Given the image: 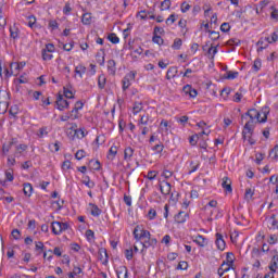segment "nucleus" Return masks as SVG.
Listing matches in <instances>:
<instances>
[{
    "instance_id": "f257e3e1",
    "label": "nucleus",
    "mask_w": 278,
    "mask_h": 278,
    "mask_svg": "<svg viewBox=\"0 0 278 278\" xmlns=\"http://www.w3.org/2000/svg\"><path fill=\"white\" fill-rule=\"evenodd\" d=\"M132 236L135 240L139 242V240H142V239L147 240V238L151 236V232L149 230L143 229L141 226H136L132 231Z\"/></svg>"
},
{
    "instance_id": "f03ea898",
    "label": "nucleus",
    "mask_w": 278,
    "mask_h": 278,
    "mask_svg": "<svg viewBox=\"0 0 278 278\" xmlns=\"http://www.w3.org/2000/svg\"><path fill=\"white\" fill-rule=\"evenodd\" d=\"M255 125H257V122L248 121L247 124L243 127L242 130V139L247 140V137H253V134L255 131Z\"/></svg>"
},
{
    "instance_id": "7ed1b4c3",
    "label": "nucleus",
    "mask_w": 278,
    "mask_h": 278,
    "mask_svg": "<svg viewBox=\"0 0 278 278\" xmlns=\"http://www.w3.org/2000/svg\"><path fill=\"white\" fill-rule=\"evenodd\" d=\"M136 79V72H129L125 75V77L122 80V89L125 92L128 90L129 86H131V81Z\"/></svg>"
},
{
    "instance_id": "20e7f679",
    "label": "nucleus",
    "mask_w": 278,
    "mask_h": 278,
    "mask_svg": "<svg viewBox=\"0 0 278 278\" xmlns=\"http://www.w3.org/2000/svg\"><path fill=\"white\" fill-rule=\"evenodd\" d=\"M56 105H58V110H60V112H63V110L68 109V101L64 99V96L59 94L56 98Z\"/></svg>"
},
{
    "instance_id": "39448f33",
    "label": "nucleus",
    "mask_w": 278,
    "mask_h": 278,
    "mask_svg": "<svg viewBox=\"0 0 278 278\" xmlns=\"http://www.w3.org/2000/svg\"><path fill=\"white\" fill-rule=\"evenodd\" d=\"M98 255L100 262H102L104 266H108V260H110V256L108 255V250L105 248H100Z\"/></svg>"
},
{
    "instance_id": "423d86ee",
    "label": "nucleus",
    "mask_w": 278,
    "mask_h": 278,
    "mask_svg": "<svg viewBox=\"0 0 278 278\" xmlns=\"http://www.w3.org/2000/svg\"><path fill=\"white\" fill-rule=\"evenodd\" d=\"M215 244H216L218 251H225V248L227 247V243L225 242V239L223 238L220 232L216 233Z\"/></svg>"
},
{
    "instance_id": "0eeeda50",
    "label": "nucleus",
    "mask_w": 278,
    "mask_h": 278,
    "mask_svg": "<svg viewBox=\"0 0 278 278\" xmlns=\"http://www.w3.org/2000/svg\"><path fill=\"white\" fill-rule=\"evenodd\" d=\"M160 190H161V193L164 194L165 197L170 194V190H172L170 182L163 181L162 185H160Z\"/></svg>"
},
{
    "instance_id": "6e6552de",
    "label": "nucleus",
    "mask_w": 278,
    "mask_h": 278,
    "mask_svg": "<svg viewBox=\"0 0 278 278\" xmlns=\"http://www.w3.org/2000/svg\"><path fill=\"white\" fill-rule=\"evenodd\" d=\"M156 244H157V239L151 238V236H150L149 238H147V239L142 242L143 249H149L150 247H155Z\"/></svg>"
},
{
    "instance_id": "1a4fd4ad",
    "label": "nucleus",
    "mask_w": 278,
    "mask_h": 278,
    "mask_svg": "<svg viewBox=\"0 0 278 278\" xmlns=\"http://www.w3.org/2000/svg\"><path fill=\"white\" fill-rule=\"evenodd\" d=\"M52 233H54V236L62 233V222H52Z\"/></svg>"
},
{
    "instance_id": "9d476101",
    "label": "nucleus",
    "mask_w": 278,
    "mask_h": 278,
    "mask_svg": "<svg viewBox=\"0 0 278 278\" xmlns=\"http://www.w3.org/2000/svg\"><path fill=\"white\" fill-rule=\"evenodd\" d=\"M70 136H73V138H78L79 140H81V138H86V132L84 131V129L79 128L70 131Z\"/></svg>"
},
{
    "instance_id": "9b49d317",
    "label": "nucleus",
    "mask_w": 278,
    "mask_h": 278,
    "mask_svg": "<svg viewBox=\"0 0 278 278\" xmlns=\"http://www.w3.org/2000/svg\"><path fill=\"white\" fill-rule=\"evenodd\" d=\"M117 278H129V270L127 269V266L119 267L118 270H116Z\"/></svg>"
},
{
    "instance_id": "f8f14e48",
    "label": "nucleus",
    "mask_w": 278,
    "mask_h": 278,
    "mask_svg": "<svg viewBox=\"0 0 278 278\" xmlns=\"http://www.w3.org/2000/svg\"><path fill=\"white\" fill-rule=\"evenodd\" d=\"M177 73H179V71H177V66L169 67L166 73V79H175V77H177Z\"/></svg>"
},
{
    "instance_id": "ddd939ff",
    "label": "nucleus",
    "mask_w": 278,
    "mask_h": 278,
    "mask_svg": "<svg viewBox=\"0 0 278 278\" xmlns=\"http://www.w3.org/2000/svg\"><path fill=\"white\" fill-rule=\"evenodd\" d=\"M28 149V146L25 143H21L18 146L15 147V157H21V155H23V152L26 151Z\"/></svg>"
},
{
    "instance_id": "4468645a",
    "label": "nucleus",
    "mask_w": 278,
    "mask_h": 278,
    "mask_svg": "<svg viewBox=\"0 0 278 278\" xmlns=\"http://www.w3.org/2000/svg\"><path fill=\"white\" fill-rule=\"evenodd\" d=\"M261 115L262 114L256 109H250V121H252V123H255V119L257 121V123H260Z\"/></svg>"
},
{
    "instance_id": "2eb2a0df",
    "label": "nucleus",
    "mask_w": 278,
    "mask_h": 278,
    "mask_svg": "<svg viewBox=\"0 0 278 278\" xmlns=\"http://www.w3.org/2000/svg\"><path fill=\"white\" fill-rule=\"evenodd\" d=\"M134 148L128 147L124 150V160L126 162H131V157H134Z\"/></svg>"
},
{
    "instance_id": "dca6fc26",
    "label": "nucleus",
    "mask_w": 278,
    "mask_h": 278,
    "mask_svg": "<svg viewBox=\"0 0 278 278\" xmlns=\"http://www.w3.org/2000/svg\"><path fill=\"white\" fill-rule=\"evenodd\" d=\"M108 72L111 75H116V61L114 60L108 61Z\"/></svg>"
},
{
    "instance_id": "f3484780",
    "label": "nucleus",
    "mask_w": 278,
    "mask_h": 278,
    "mask_svg": "<svg viewBox=\"0 0 278 278\" xmlns=\"http://www.w3.org/2000/svg\"><path fill=\"white\" fill-rule=\"evenodd\" d=\"M186 216H188L186 214V212L184 211H180L178 214L175 215L174 219H175V223H178V224H182L186 222Z\"/></svg>"
},
{
    "instance_id": "a211bd4d",
    "label": "nucleus",
    "mask_w": 278,
    "mask_h": 278,
    "mask_svg": "<svg viewBox=\"0 0 278 278\" xmlns=\"http://www.w3.org/2000/svg\"><path fill=\"white\" fill-rule=\"evenodd\" d=\"M90 207H91V216H101L102 211L101 208H99V206L94 203H89Z\"/></svg>"
},
{
    "instance_id": "6ab92c4d",
    "label": "nucleus",
    "mask_w": 278,
    "mask_h": 278,
    "mask_svg": "<svg viewBox=\"0 0 278 278\" xmlns=\"http://www.w3.org/2000/svg\"><path fill=\"white\" fill-rule=\"evenodd\" d=\"M261 114H263V118L258 123H266L268 121V114H270V108L264 106Z\"/></svg>"
},
{
    "instance_id": "aec40b11",
    "label": "nucleus",
    "mask_w": 278,
    "mask_h": 278,
    "mask_svg": "<svg viewBox=\"0 0 278 278\" xmlns=\"http://www.w3.org/2000/svg\"><path fill=\"white\" fill-rule=\"evenodd\" d=\"M277 268H278V256L274 255L269 265V270L271 273H277Z\"/></svg>"
},
{
    "instance_id": "412c9836",
    "label": "nucleus",
    "mask_w": 278,
    "mask_h": 278,
    "mask_svg": "<svg viewBox=\"0 0 278 278\" xmlns=\"http://www.w3.org/2000/svg\"><path fill=\"white\" fill-rule=\"evenodd\" d=\"M222 187L225 188L226 192H233V189L231 188V180L227 177L223 179Z\"/></svg>"
},
{
    "instance_id": "4be33fe9",
    "label": "nucleus",
    "mask_w": 278,
    "mask_h": 278,
    "mask_svg": "<svg viewBox=\"0 0 278 278\" xmlns=\"http://www.w3.org/2000/svg\"><path fill=\"white\" fill-rule=\"evenodd\" d=\"M195 244H198V247H207V239L204 238L203 236L199 235L195 240H194Z\"/></svg>"
},
{
    "instance_id": "5701e85b",
    "label": "nucleus",
    "mask_w": 278,
    "mask_h": 278,
    "mask_svg": "<svg viewBox=\"0 0 278 278\" xmlns=\"http://www.w3.org/2000/svg\"><path fill=\"white\" fill-rule=\"evenodd\" d=\"M83 25H90L92 23V13H85L81 17Z\"/></svg>"
},
{
    "instance_id": "b1692460",
    "label": "nucleus",
    "mask_w": 278,
    "mask_h": 278,
    "mask_svg": "<svg viewBox=\"0 0 278 278\" xmlns=\"http://www.w3.org/2000/svg\"><path fill=\"white\" fill-rule=\"evenodd\" d=\"M31 192H34V187L29 182L24 184V194L25 197H31Z\"/></svg>"
},
{
    "instance_id": "393cba45",
    "label": "nucleus",
    "mask_w": 278,
    "mask_h": 278,
    "mask_svg": "<svg viewBox=\"0 0 278 278\" xmlns=\"http://www.w3.org/2000/svg\"><path fill=\"white\" fill-rule=\"evenodd\" d=\"M108 40H110V42H112V45H118L121 42V39L118 38V36H116L115 33H111L108 36Z\"/></svg>"
},
{
    "instance_id": "a878e982",
    "label": "nucleus",
    "mask_w": 278,
    "mask_h": 278,
    "mask_svg": "<svg viewBox=\"0 0 278 278\" xmlns=\"http://www.w3.org/2000/svg\"><path fill=\"white\" fill-rule=\"evenodd\" d=\"M105 84H106V78L104 75H100L98 78V87L100 88V90H103V88H105Z\"/></svg>"
},
{
    "instance_id": "bb28decb",
    "label": "nucleus",
    "mask_w": 278,
    "mask_h": 278,
    "mask_svg": "<svg viewBox=\"0 0 278 278\" xmlns=\"http://www.w3.org/2000/svg\"><path fill=\"white\" fill-rule=\"evenodd\" d=\"M228 268H233V253L228 252L226 255Z\"/></svg>"
},
{
    "instance_id": "cd10ccee",
    "label": "nucleus",
    "mask_w": 278,
    "mask_h": 278,
    "mask_svg": "<svg viewBox=\"0 0 278 278\" xmlns=\"http://www.w3.org/2000/svg\"><path fill=\"white\" fill-rule=\"evenodd\" d=\"M21 30H18V28H16L15 26L10 27V36L11 38H13V40H16V38H18V34Z\"/></svg>"
},
{
    "instance_id": "c85d7f7f",
    "label": "nucleus",
    "mask_w": 278,
    "mask_h": 278,
    "mask_svg": "<svg viewBox=\"0 0 278 278\" xmlns=\"http://www.w3.org/2000/svg\"><path fill=\"white\" fill-rule=\"evenodd\" d=\"M13 146H14V139H12V141H10L8 144L4 143L2 146V152L10 153V149H12Z\"/></svg>"
},
{
    "instance_id": "c756f323",
    "label": "nucleus",
    "mask_w": 278,
    "mask_h": 278,
    "mask_svg": "<svg viewBox=\"0 0 278 278\" xmlns=\"http://www.w3.org/2000/svg\"><path fill=\"white\" fill-rule=\"evenodd\" d=\"M199 139H200V137L198 134L189 137V142H190L191 147H197V142H199Z\"/></svg>"
},
{
    "instance_id": "7c9ffc66",
    "label": "nucleus",
    "mask_w": 278,
    "mask_h": 278,
    "mask_svg": "<svg viewBox=\"0 0 278 278\" xmlns=\"http://www.w3.org/2000/svg\"><path fill=\"white\" fill-rule=\"evenodd\" d=\"M152 151H155V153H162V151H164V143L159 142L157 144L152 147Z\"/></svg>"
},
{
    "instance_id": "2f4dec72",
    "label": "nucleus",
    "mask_w": 278,
    "mask_h": 278,
    "mask_svg": "<svg viewBox=\"0 0 278 278\" xmlns=\"http://www.w3.org/2000/svg\"><path fill=\"white\" fill-rule=\"evenodd\" d=\"M181 45H184V41L179 38H176L174 40V43L172 45V48H174L175 50H179L181 49Z\"/></svg>"
},
{
    "instance_id": "473e14b6",
    "label": "nucleus",
    "mask_w": 278,
    "mask_h": 278,
    "mask_svg": "<svg viewBox=\"0 0 278 278\" xmlns=\"http://www.w3.org/2000/svg\"><path fill=\"white\" fill-rule=\"evenodd\" d=\"M218 53V49L214 46H211L207 50V54L211 55V60H214V55Z\"/></svg>"
},
{
    "instance_id": "72a5a7b5",
    "label": "nucleus",
    "mask_w": 278,
    "mask_h": 278,
    "mask_svg": "<svg viewBox=\"0 0 278 278\" xmlns=\"http://www.w3.org/2000/svg\"><path fill=\"white\" fill-rule=\"evenodd\" d=\"M152 42L162 46L164 45V39L160 35H154L152 38Z\"/></svg>"
},
{
    "instance_id": "f704fd0d",
    "label": "nucleus",
    "mask_w": 278,
    "mask_h": 278,
    "mask_svg": "<svg viewBox=\"0 0 278 278\" xmlns=\"http://www.w3.org/2000/svg\"><path fill=\"white\" fill-rule=\"evenodd\" d=\"M142 111V103L140 102H135V105L132 108V114H138L139 112Z\"/></svg>"
},
{
    "instance_id": "c9c22d12",
    "label": "nucleus",
    "mask_w": 278,
    "mask_h": 278,
    "mask_svg": "<svg viewBox=\"0 0 278 278\" xmlns=\"http://www.w3.org/2000/svg\"><path fill=\"white\" fill-rule=\"evenodd\" d=\"M63 92L66 99H75V96L73 94V91H71V89L64 87Z\"/></svg>"
},
{
    "instance_id": "e433bc0d",
    "label": "nucleus",
    "mask_w": 278,
    "mask_h": 278,
    "mask_svg": "<svg viewBox=\"0 0 278 278\" xmlns=\"http://www.w3.org/2000/svg\"><path fill=\"white\" fill-rule=\"evenodd\" d=\"M156 216H157V212L155 211V208H150L148 212L149 220H155Z\"/></svg>"
},
{
    "instance_id": "4c0bfd02",
    "label": "nucleus",
    "mask_w": 278,
    "mask_h": 278,
    "mask_svg": "<svg viewBox=\"0 0 278 278\" xmlns=\"http://www.w3.org/2000/svg\"><path fill=\"white\" fill-rule=\"evenodd\" d=\"M75 73H76V75H79L81 77V75H84V73H86V66H84V65L76 66Z\"/></svg>"
},
{
    "instance_id": "58836bf2",
    "label": "nucleus",
    "mask_w": 278,
    "mask_h": 278,
    "mask_svg": "<svg viewBox=\"0 0 278 278\" xmlns=\"http://www.w3.org/2000/svg\"><path fill=\"white\" fill-rule=\"evenodd\" d=\"M71 12H73V8H71V2H66L63 8V14L68 16V14H71Z\"/></svg>"
},
{
    "instance_id": "ea45409f",
    "label": "nucleus",
    "mask_w": 278,
    "mask_h": 278,
    "mask_svg": "<svg viewBox=\"0 0 278 278\" xmlns=\"http://www.w3.org/2000/svg\"><path fill=\"white\" fill-rule=\"evenodd\" d=\"M41 55L45 61L53 60V54H50L47 50H42Z\"/></svg>"
},
{
    "instance_id": "a19ab883",
    "label": "nucleus",
    "mask_w": 278,
    "mask_h": 278,
    "mask_svg": "<svg viewBox=\"0 0 278 278\" xmlns=\"http://www.w3.org/2000/svg\"><path fill=\"white\" fill-rule=\"evenodd\" d=\"M72 273L74 274L75 277H81V275H84V270L81 269V267H77V266H74V269Z\"/></svg>"
},
{
    "instance_id": "79ce46f5",
    "label": "nucleus",
    "mask_w": 278,
    "mask_h": 278,
    "mask_svg": "<svg viewBox=\"0 0 278 278\" xmlns=\"http://www.w3.org/2000/svg\"><path fill=\"white\" fill-rule=\"evenodd\" d=\"M161 10H170V0H164L161 2Z\"/></svg>"
},
{
    "instance_id": "37998d69",
    "label": "nucleus",
    "mask_w": 278,
    "mask_h": 278,
    "mask_svg": "<svg viewBox=\"0 0 278 278\" xmlns=\"http://www.w3.org/2000/svg\"><path fill=\"white\" fill-rule=\"evenodd\" d=\"M253 194H255V191L251 188L245 189V199L249 201V199H253Z\"/></svg>"
},
{
    "instance_id": "c03bdc74",
    "label": "nucleus",
    "mask_w": 278,
    "mask_h": 278,
    "mask_svg": "<svg viewBox=\"0 0 278 278\" xmlns=\"http://www.w3.org/2000/svg\"><path fill=\"white\" fill-rule=\"evenodd\" d=\"M265 40L268 41L269 45H273V42H277L278 34L277 33H273L271 34V40H270V37L265 38Z\"/></svg>"
},
{
    "instance_id": "a18cd8bd",
    "label": "nucleus",
    "mask_w": 278,
    "mask_h": 278,
    "mask_svg": "<svg viewBox=\"0 0 278 278\" xmlns=\"http://www.w3.org/2000/svg\"><path fill=\"white\" fill-rule=\"evenodd\" d=\"M86 157V151L85 150H78L75 154L76 160H84Z\"/></svg>"
},
{
    "instance_id": "49530a36",
    "label": "nucleus",
    "mask_w": 278,
    "mask_h": 278,
    "mask_svg": "<svg viewBox=\"0 0 278 278\" xmlns=\"http://www.w3.org/2000/svg\"><path fill=\"white\" fill-rule=\"evenodd\" d=\"M253 68L255 71V73H257L260 71V68H262V60L261 59H256L254 61Z\"/></svg>"
},
{
    "instance_id": "de8ad7c7",
    "label": "nucleus",
    "mask_w": 278,
    "mask_h": 278,
    "mask_svg": "<svg viewBox=\"0 0 278 278\" xmlns=\"http://www.w3.org/2000/svg\"><path fill=\"white\" fill-rule=\"evenodd\" d=\"M176 268L177 270H188V262L181 261Z\"/></svg>"
},
{
    "instance_id": "09e8293b",
    "label": "nucleus",
    "mask_w": 278,
    "mask_h": 278,
    "mask_svg": "<svg viewBox=\"0 0 278 278\" xmlns=\"http://www.w3.org/2000/svg\"><path fill=\"white\" fill-rule=\"evenodd\" d=\"M83 184L87 186V188H94V181H90V176H86V180H83Z\"/></svg>"
},
{
    "instance_id": "8fccbe9b",
    "label": "nucleus",
    "mask_w": 278,
    "mask_h": 278,
    "mask_svg": "<svg viewBox=\"0 0 278 278\" xmlns=\"http://www.w3.org/2000/svg\"><path fill=\"white\" fill-rule=\"evenodd\" d=\"M229 29H231V26L229 25V23L225 22L220 25V31H223L224 34H227Z\"/></svg>"
},
{
    "instance_id": "3c124183",
    "label": "nucleus",
    "mask_w": 278,
    "mask_h": 278,
    "mask_svg": "<svg viewBox=\"0 0 278 278\" xmlns=\"http://www.w3.org/2000/svg\"><path fill=\"white\" fill-rule=\"evenodd\" d=\"M211 34V40H218L220 38V34L216 30H207Z\"/></svg>"
},
{
    "instance_id": "603ef678",
    "label": "nucleus",
    "mask_w": 278,
    "mask_h": 278,
    "mask_svg": "<svg viewBox=\"0 0 278 278\" xmlns=\"http://www.w3.org/2000/svg\"><path fill=\"white\" fill-rule=\"evenodd\" d=\"M125 257L126 260H128V262L134 260V250L132 249L125 250Z\"/></svg>"
},
{
    "instance_id": "864d4df0",
    "label": "nucleus",
    "mask_w": 278,
    "mask_h": 278,
    "mask_svg": "<svg viewBox=\"0 0 278 278\" xmlns=\"http://www.w3.org/2000/svg\"><path fill=\"white\" fill-rule=\"evenodd\" d=\"M96 58H97V62H98V64H100V66H103V64H105L104 55H101V53H97Z\"/></svg>"
},
{
    "instance_id": "5fc2aeb1",
    "label": "nucleus",
    "mask_w": 278,
    "mask_h": 278,
    "mask_svg": "<svg viewBox=\"0 0 278 278\" xmlns=\"http://www.w3.org/2000/svg\"><path fill=\"white\" fill-rule=\"evenodd\" d=\"M11 236L14 238V240H21V230L20 229H13L11 232Z\"/></svg>"
},
{
    "instance_id": "6e6d98bb",
    "label": "nucleus",
    "mask_w": 278,
    "mask_h": 278,
    "mask_svg": "<svg viewBox=\"0 0 278 278\" xmlns=\"http://www.w3.org/2000/svg\"><path fill=\"white\" fill-rule=\"evenodd\" d=\"M223 266H225V263H223L222 266L217 270L219 277H223V275H225V273H227L228 270L231 269L230 267H227L224 269Z\"/></svg>"
},
{
    "instance_id": "4d7b16f0",
    "label": "nucleus",
    "mask_w": 278,
    "mask_h": 278,
    "mask_svg": "<svg viewBox=\"0 0 278 278\" xmlns=\"http://www.w3.org/2000/svg\"><path fill=\"white\" fill-rule=\"evenodd\" d=\"M48 25L49 27H51L52 30H55L60 27V25L58 24V21L55 20H50Z\"/></svg>"
},
{
    "instance_id": "13d9d810",
    "label": "nucleus",
    "mask_w": 278,
    "mask_h": 278,
    "mask_svg": "<svg viewBox=\"0 0 278 278\" xmlns=\"http://www.w3.org/2000/svg\"><path fill=\"white\" fill-rule=\"evenodd\" d=\"M34 25H36V16L29 15V16H28V27H30L31 29H34Z\"/></svg>"
},
{
    "instance_id": "bf43d9fd",
    "label": "nucleus",
    "mask_w": 278,
    "mask_h": 278,
    "mask_svg": "<svg viewBox=\"0 0 278 278\" xmlns=\"http://www.w3.org/2000/svg\"><path fill=\"white\" fill-rule=\"evenodd\" d=\"M116 153H118V147L116 146L111 147L109 150V156L112 155V157H115Z\"/></svg>"
},
{
    "instance_id": "052dcab7",
    "label": "nucleus",
    "mask_w": 278,
    "mask_h": 278,
    "mask_svg": "<svg viewBox=\"0 0 278 278\" xmlns=\"http://www.w3.org/2000/svg\"><path fill=\"white\" fill-rule=\"evenodd\" d=\"M238 72H228L227 73V76H226V79H237V77H238Z\"/></svg>"
},
{
    "instance_id": "680f3d73",
    "label": "nucleus",
    "mask_w": 278,
    "mask_h": 278,
    "mask_svg": "<svg viewBox=\"0 0 278 278\" xmlns=\"http://www.w3.org/2000/svg\"><path fill=\"white\" fill-rule=\"evenodd\" d=\"M49 131H47V127H41L39 129V132L37 134L38 138H42L43 136H47Z\"/></svg>"
},
{
    "instance_id": "e2e57ef3",
    "label": "nucleus",
    "mask_w": 278,
    "mask_h": 278,
    "mask_svg": "<svg viewBox=\"0 0 278 278\" xmlns=\"http://www.w3.org/2000/svg\"><path fill=\"white\" fill-rule=\"evenodd\" d=\"M83 109H84V102L77 101L75 103V106H74V110L76 111V114H78L79 110H83Z\"/></svg>"
},
{
    "instance_id": "0e129e2a",
    "label": "nucleus",
    "mask_w": 278,
    "mask_h": 278,
    "mask_svg": "<svg viewBox=\"0 0 278 278\" xmlns=\"http://www.w3.org/2000/svg\"><path fill=\"white\" fill-rule=\"evenodd\" d=\"M5 177L8 181H14V173L12 172V169L11 172L10 170L5 172Z\"/></svg>"
},
{
    "instance_id": "69168bd1",
    "label": "nucleus",
    "mask_w": 278,
    "mask_h": 278,
    "mask_svg": "<svg viewBox=\"0 0 278 278\" xmlns=\"http://www.w3.org/2000/svg\"><path fill=\"white\" fill-rule=\"evenodd\" d=\"M85 235H86L87 240H93V238H94V231L93 230L88 229V230H86Z\"/></svg>"
},
{
    "instance_id": "338daca9",
    "label": "nucleus",
    "mask_w": 278,
    "mask_h": 278,
    "mask_svg": "<svg viewBox=\"0 0 278 278\" xmlns=\"http://www.w3.org/2000/svg\"><path fill=\"white\" fill-rule=\"evenodd\" d=\"M271 10H273V12L270 14L271 18L274 21H278V9H275V7H271Z\"/></svg>"
},
{
    "instance_id": "774afa93",
    "label": "nucleus",
    "mask_w": 278,
    "mask_h": 278,
    "mask_svg": "<svg viewBox=\"0 0 278 278\" xmlns=\"http://www.w3.org/2000/svg\"><path fill=\"white\" fill-rule=\"evenodd\" d=\"M188 10H190V4H187L186 2L181 3V12L182 14H186V12H188Z\"/></svg>"
}]
</instances>
